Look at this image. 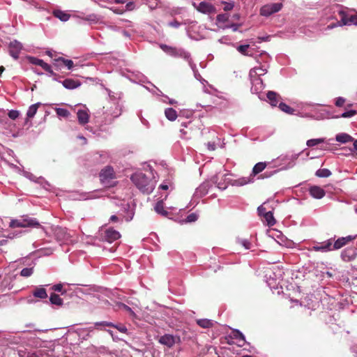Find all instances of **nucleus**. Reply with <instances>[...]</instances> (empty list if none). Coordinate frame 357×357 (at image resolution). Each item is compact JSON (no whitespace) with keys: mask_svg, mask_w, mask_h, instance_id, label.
Listing matches in <instances>:
<instances>
[{"mask_svg":"<svg viewBox=\"0 0 357 357\" xmlns=\"http://www.w3.org/2000/svg\"><path fill=\"white\" fill-rule=\"evenodd\" d=\"M151 177H148L142 172H136L131 176V181L143 193L150 194L155 188L156 181L154 180V176L151 171Z\"/></svg>","mask_w":357,"mask_h":357,"instance_id":"obj_1","label":"nucleus"},{"mask_svg":"<svg viewBox=\"0 0 357 357\" xmlns=\"http://www.w3.org/2000/svg\"><path fill=\"white\" fill-rule=\"evenodd\" d=\"M270 60L269 55L266 52L259 55L256 58L258 66H255L250 70V77H260L261 75H265L268 71Z\"/></svg>","mask_w":357,"mask_h":357,"instance_id":"obj_2","label":"nucleus"},{"mask_svg":"<svg viewBox=\"0 0 357 357\" xmlns=\"http://www.w3.org/2000/svg\"><path fill=\"white\" fill-rule=\"evenodd\" d=\"M121 114V108L119 102L115 100H109L103 106V114L105 123H110L114 119Z\"/></svg>","mask_w":357,"mask_h":357,"instance_id":"obj_3","label":"nucleus"},{"mask_svg":"<svg viewBox=\"0 0 357 357\" xmlns=\"http://www.w3.org/2000/svg\"><path fill=\"white\" fill-rule=\"evenodd\" d=\"M337 12L340 17V21L328 25L327 27L328 29H331L337 26L357 25V15H349L342 8H340Z\"/></svg>","mask_w":357,"mask_h":357,"instance_id":"obj_4","label":"nucleus"},{"mask_svg":"<svg viewBox=\"0 0 357 357\" xmlns=\"http://www.w3.org/2000/svg\"><path fill=\"white\" fill-rule=\"evenodd\" d=\"M266 162H260L257 163L252 169V175H250L249 177H242L234 181V184L238 186H242L252 182L253 176L261 172L266 168Z\"/></svg>","mask_w":357,"mask_h":357,"instance_id":"obj_5","label":"nucleus"},{"mask_svg":"<svg viewBox=\"0 0 357 357\" xmlns=\"http://www.w3.org/2000/svg\"><path fill=\"white\" fill-rule=\"evenodd\" d=\"M100 179L106 187H110L114 184V170L111 167H106L100 173Z\"/></svg>","mask_w":357,"mask_h":357,"instance_id":"obj_6","label":"nucleus"},{"mask_svg":"<svg viewBox=\"0 0 357 357\" xmlns=\"http://www.w3.org/2000/svg\"><path fill=\"white\" fill-rule=\"evenodd\" d=\"M282 3H268L263 6L260 8V15L264 17H269L270 15L279 12L282 8Z\"/></svg>","mask_w":357,"mask_h":357,"instance_id":"obj_7","label":"nucleus"},{"mask_svg":"<svg viewBox=\"0 0 357 357\" xmlns=\"http://www.w3.org/2000/svg\"><path fill=\"white\" fill-rule=\"evenodd\" d=\"M180 342V337L170 334H165L158 338V342L162 345L172 348L176 343Z\"/></svg>","mask_w":357,"mask_h":357,"instance_id":"obj_8","label":"nucleus"},{"mask_svg":"<svg viewBox=\"0 0 357 357\" xmlns=\"http://www.w3.org/2000/svg\"><path fill=\"white\" fill-rule=\"evenodd\" d=\"M298 108L301 111V116L302 117H314L313 112L315 109L316 105L314 103L302 102L298 105Z\"/></svg>","mask_w":357,"mask_h":357,"instance_id":"obj_9","label":"nucleus"},{"mask_svg":"<svg viewBox=\"0 0 357 357\" xmlns=\"http://www.w3.org/2000/svg\"><path fill=\"white\" fill-rule=\"evenodd\" d=\"M101 235L102 238L108 243H112L121 238L120 233L112 228L106 229Z\"/></svg>","mask_w":357,"mask_h":357,"instance_id":"obj_10","label":"nucleus"},{"mask_svg":"<svg viewBox=\"0 0 357 357\" xmlns=\"http://www.w3.org/2000/svg\"><path fill=\"white\" fill-rule=\"evenodd\" d=\"M193 6L200 13L204 14H211L215 12L214 6L207 1H202L198 5L193 3Z\"/></svg>","mask_w":357,"mask_h":357,"instance_id":"obj_11","label":"nucleus"},{"mask_svg":"<svg viewBox=\"0 0 357 357\" xmlns=\"http://www.w3.org/2000/svg\"><path fill=\"white\" fill-rule=\"evenodd\" d=\"M333 242V238H329L325 241H323L317 245H313L311 248L312 250L316 252H327L332 251L333 247L332 243Z\"/></svg>","mask_w":357,"mask_h":357,"instance_id":"obj_12","label":"nucleus"},{"mask_svg":"<svg viewBox=\"0 0 357 357\" xmlns=\"http://www.w3.org/2000/svg\"><path fill=\"white\" fill-rule=\"evenodd\" d=\"M357 257V249L353 247L347 248L341 252V259L346 262L354 260Z\"/></svg>","mask_w":357,"mask_h":357,"instance_id":"obj_13","label":"nucleus"},{"mask_svg":"<svg viewBox=\"0 0 357 357\" xmlns=\"http://www.w3.org/2000/svg\"><path fill=\"white\" fill-rule=\"evenodd\" d=\"M356 236H347L346 237L338 238L336 241L333 240L332 243L333 250H339L345 245L348 244L350 241L354 240Z\"/></svg>","mask_w":357,"mask_h":357,"instance_id":"obj_14","label":"nucleus"},{"mask_svg":"<svg viewBox=\"0 0 357 357\" xmlns=\"http://www.w3.org/2000/svg\"><path fill=\"white\" fill-rule=\"evenodd\" d=\"M22 49V45L21 43L17 40H13L10 43L9 52L10 56L15 59H17L19 58V54Z\"/></svg>","mask_w":357,"mask_h":357,"instance_id":"obj_15","label":"nucleus"},{"mask_svg":"<svg viewBox=\"0 0 357 357\" xmlns=\"http://www.w3.org/2000/svg\"><path fill=\"white\" fill-rule=\"evenodd\" d=\"M172 56L182 58L187 61L189 64L192 61L190 53L183 48L175 47Z\"/></svg>","mask_w":357,"mask_h":357,"instance_id":"obj_16","label":"nucleus"},{"mask_svg":"<svg viewBox=\"0 0 357 357\" xmlns=\"http://www.w3.org/2000/svg\"><path fill=\"white\" fill-rule=\"evenodd\" d=\"M252 87L251 91L254 93H260L264 88V84L260 77H250Z\"/></svg>","mask_w":357,"mask_h":357,"instance_id":"obj_17","label":"nucleus"},{"mask_svg":"<svg viewBox=\"0 0 357 357\" xmlns=\"http://www.w3.org/2000/svg\"><path fill=\"white\" fill-rule=\"evenodd\" d=\"M31 63L40 66L43 70L50 73H53L52 67L50 64L45 63L43 60L36 58L30 57Z\"/></svg>","mask_w":357,"mask_h":357,"instance_id":"obj_18","label":"nucleus"},{"mask_svg":"<svg viewBox=\"0 0 357 357\" xmlns=\"http://www.w3.org/2000/svg\"><path fill=\"white\" fill-rule=\"evenodd\" d=\"M77 119L80 124L84 125L89 122V114L88 109H80L77 112Z\"/></svg>","mask_w":357,"mask_h":357,"instance_id":"obj_19","label":"nucleus"},{"mask_svg":"<svg viewBox=\"0 0 357 357\" xmlns=\"http://www.w3.org/2000/svg\"><path fill=\"white\" fill-rule=\"evenodd\" d=\"M210 188V183L208 182H204L197 189L195 192V196L196 197H202L204 195H206L209 190Z\"/></svg>","mask_w":357,"mask_h":357,"instance_id":"obj_20","label":"nucleus"},{"mask_svg":"<svg viewBox=\"0 0 357 357\" xmlns=\"http://www.w3.org/2000/svg\"><path fill=\"white\" fill-rule=\"evenodd\" d=\"M63 87L67 89H75L81 86V82L77 79L68 78L61 82Z\"/></svg>","mask_w":357,"mask_h":357,"instance_id":"obj_21","label":"nucleus"},{"mask_svg":"<svg viewBox=\"0 0 357 357\" xmlns=\"http://www.w3.org/2000/svg\"><path fill=\"white\" fill-rule=\"evenodd\" d=\"M310 195L315 199H321L325 196V191L319 186L314 185L310 188Z\"/></svg>","mask_w":357,"mask_h":357,"instance_id":"obj_22","label":"nucleus"},{"mask_svg":"<svg viewBox=\"0 0 357 357\" xmlns=\"http://www.w3.org/2000/svg\"><path fill=\"white\" fill-rule=\"evenodd\" d=\"M22 220L24 227H39L40 223L36 218H30L29 216H22Z\"/></svg>","mask_w":357,"mask_h":357,"instance_id":"obj_23","label":"nucleus"},{"mask_svg":"<svg viewBox=\"0 0 357 357\" xmlns=\"http://www.w3.org/2000/svg\"><path fill=\"white\" fill-rule=\"evenodd\" d=\"M267 98L272 106H276L280 99V96L274 91L267 93Z\"/></svg>","mask_w":357,"mask_h":357,"instance_id":"obj_24","label":"nucleus"},{"mask_svg":"<svg viewBox=\"0 0 357 357\" xmlns=\"http://www.w3.org/2000/svg\"><path fill=\"white\" fill-rule=\"evenodd\" d=\"M195 322L203 328H211L214 326V321L212 319H200L195 320Z\"/></svg>","mask_w":357,"mask_h":357,"instance_id":"obj_25","label":"nucleus"},{"mask_svg":"<svg viewBox=\"0 0 357 357\" xmlns=\"http://www.w3.org/2000/svg\"><path fill=\"white\" fill-rule=\"evenodd\" d=\"M33 295L34 297L40 299L47 298L48 296L45 289L42 287H36L34 291H33Z\"/></svg>","mask_w":357,"mask_h":357,"instance_id":"obj_26","label":"nucleus"},{"mask_svg":"<svg viewBox=\"0 0 357 357\" xmlns=\"http://www.w3.org/2000/svg\"><path fill=\"white\" fill-rule=\"evenodd\" d=\"M50 302L52 305L56 306H62L63 304V301L61 298V296L56 294L52 293L50 296Z\"/></svg>","mask_w":357,"mask_h":357,"instance_id":"obj_27","label":"nucleus"},{"mask_svg":"<svg viewBox=\"0 0 357 357\" xmlns=\"http://www.w3.org/2000/svg\"><path fill=\"white\" fill-rule=\"evenodd\" d=\"M53 15L55 17L59 19L62 22H67L70 17L68 13L61 10H54L53 11Z\"/></svg>","mask_w":357,"mask_h":357,"instance_id":"obj_28","label":"nucleus"},{"mask_svg":"<svg viewBox=\"0 0 357 357\" xmlns=\"http://www.w3.org/2000/svg\"><path fill=\"white\" fill-rule=\"evenodd\" d=\"M264 218V222H266V224L268 227L273 226L276 221L275 219L273 217V212L271 211H268L267 213L265 214V215L263 216Z\"/></svg>","mask_w":357,"mask_h":357,"instance_id":"obj_29","label":"nucleus"},{"mask_svg":"<svg viewBox=\"0 0 357 357\" xmlns=\"http://www.w3.org/2000/svg\"><path fill=\"white\" fill-rule=\"evenodd\" d=\"M337 142L340 143H347L354 140V138L347 133H340L335 137Z\"/></svg>","mask_w":357,"mask_h":357,"instance_id":"obj_30","label":"nucleus"},{"mask_svg":"<svg viewBox=\"0 0 357 357\" xmlns=\"http://www.w3.org/2000/svg\"><path fill=\"white\" fill-rule=\"evenodd\" d=\"M57 238L61 241H67L70 237V235L67 232L66 228H59L56 231Z\"/></svg>","mask_w":357,"mask_h":357,"instance_id":"obj_31","label":"nucleus"},{"mask_svg":"<svg viewBox=\"0 0 357 357\" xmlns=\"http://www.w3.org/2000/svg\"><path fill=\"white\" fill-rule=\"evenodd\" d=\"M165 115L166 118L171 121H175L177 118L176 111L171 107L167 108L165 110Z\"/></svg>","mask_w":357,"mask_h":357,"instance_id":"obj_32","label":"nucleus"},{"mask_svg":"<svg viewBox=\"0 0 357 357\" xmlns=\"http://www.w3.org/2000/svg\"><path fill=\"white\" fill-rule=\"evenodd\" d=\"M154 208L156 213L158 214H160L163 216H167L168 215L167 211L164 209L163 200L158 201L155 204Z\"/></svg>","mask_w":357,"mask_h":357,"instance_id":"obj_33","label":"nucleus"},{"mask_svg":"<svg viewBox=\"0 0 357 357\" xmlns=\"http://www.w3.org/2000/svg\"><path fill=\"white\" fill-rule=\"evenodd\" d=\"M189 66H190L192 70L193 71L194 76H195L196 79L199 80L203 84L204 83H207V81L202 77L201 75L199 73V72H198V70H197V69L196 68V65L195 63H193L192 61L190 62Z\"/></svg>","mask_w":357,"mask_h":357,"instance_id":"obj_34","label":"nucleus"},{"mask_svg":"<svg viewBox=\"0 0 357 357\" xmlns=\"http://www.w3.org/2000/svg\"><path fill=\"white\" fill-rule=\"evenodd\" d=\"M41 105L40 102H37V103H35V104H33L31 105L28 110H27V112H26V116L28 118H33L35 114H36L37 112V110L38 109V107Z\"/></svg>","mask_w":357,"mask_h":357,"instance_id":"obj_35","label":"nucleus"},{"mask_svg":"<svg viewBox=\"0 0 357 357\" xmlns=\"http://www.w3.org/2000/svg\"><path fill=\"white\" fill-rule=\"evenodd\" d=\"M237 50L241 54L245 56H250L252 54L251 50L249 45H241L237 47Z\"/></svg>","mask_w":357,"mask_h":357,"instance_id":"obj_36","label":"nucleus"},{"mask_svg":"<svg viewBox=\"0 0 357 357\" xmlns=\"http://www.w3.org/2000/svg\"><path fill=\"white\" fill-rule=\"evenodd\" d=\"M315 174L320 178H326L331 175V172L328 169H319L316 172Z\"/></svg>","mask_w":357,"mask_h":357,"instance_id":"obj_37","label":"nucleus"},{"mask_svg":"<svg viewBox=\"0 0 357 357\" xmlns=\"http://www.w3.org/2000/svg\"><path fill=\"white\" fill-rule=\"evenodd\" d=\"M114 310H116V311H124V312H132L131 311L130 307H129L128 306H127L126 305H125V304H123L122 303H116V305H115Z\"/></svg>","mask_w":357,"mask_h":357,"instance_id":"obj_38","label":"nucleus"},{"mask_svg":"<svg viewBox=\"0 0 357 357\" xmlns=\"http://www.w3.org/2000/svg\"><path fill=\"white\" fill-rule=\"evenodd\" d=\"M279 108L285 113L293 114L294 112V109L290 107L289 105L284 102H280L278 105Z\"/></svg>","mask_w":357,"mask_h":357,"instance_id":"obj_39","label":"nucleus"},{"mask_svg":"<svg viewBox=\"0 0 357 357\" xmlns=\"http://www.w3.org/2000/svg\"><path fill=\"white\" fill-rule=\"evenodd\" d=\"M9 226L12 228L24 227V225H23V222L22 220V217L20 219L11 220V221L9 223Z\"/></svg>","mask_w":357,"mask_h":357,"instance_id":"obj_40","label":"nucleus"},{"mask_svg":"<svg viewBox=\"0 0 357 357\" xmlns=\"http://www.w3.org/2000/svg\"><path fill=\"white\" fill-rule=\"evenodd\" d=\"M33 273V267L24 268L20 271V275L24 278L30 277Z\"/></svg>","mask_w":357,"mask_h":357,"instance_id":"obj_41","label":"nucleus"},{"mask_svg":"<svg viewBox=\"0 0 357 357\" xmlns=\"http://www.w3.org/2000/svg\"><path fill=\"white\" fill-rule=\"evenodd\" d=\"M324 142V138H318V139H308L306 142L307 146L311 147L316 146L319 144L323 143Z\"/></svg>","mask_w":357,"mask_h":357,"instance_id":"obj_42","label":"nucleus"},{"mask_svg":"<svg viewBox=\"0 0 357 357\" xmlns=\"http://www.w3.org/2000/svg\"><path fill=\"white\" fill-rule=\"evenodd\" d=\"M55 111L56 114L61 117H68L70 115L69 111L64 108H56Z\"/></svg>","mask_w":357,"mask_h":357,"instance_id":"obj_43","label":"nucleus"},{"mask_svg":"<svg viewBox=\"0 0 357 357\" xmlns=\"http://www.w3.org/2000/svg\"><path fill=\"white\" fill-rule=\"evenodd\" d=\"M58 61H61L67 67L68 70L72 69L74 66L73 61L70 59H66L63 57H60L59 58Z\"/></svg>","mask_w":357,"mask_h":357,"instance_id":"obj_44","label":"nucleus"},{"mask_svg":"<svg viewBox=\"0 0 357 357\" xmlns=\"http://www.w3.org/2000/svg\"><path fill=\"white\" fill-rule=\"evenodd\" d=\"M229 20V15L227 14H219L216 17V21L218 23H225Z\"/></svg>","mask_w":357,"mask_h":357,"instance_id":"obj_45","label":"nucleus"},{"mask_svg":"<svg viewBox=\"0 0 357 357\" xmlns=\"http://www.w3.org/2000/svg\"><path fill=\"white\" fill-rule=\"evenodd\" d=\"M51 289L54 291L61 292V294H65L66 293V291L63 289V284L61 283L54 284Z\"/></svg>","mask_w":357,"mask_h":357,"instance_id":"obj_46","label":"nucleus"},{"mask_svg":"<svg viewBox=\"0 0 357 357\" xmlns=\"http://www.w3.org/2000/svg\"><path fill=\"white\" fill-rule=\"evenodd\" d=\"M160 48L167 54L172 56L173 51L174 50V47H171L167 45L162 44L160 45Z\"/></svg>","mask_w":357,"mask_h":357,"instance_id":"obj_47","label":"nucleus"},{"mask_svg":"<svg viewBox=\"0 0 357 357\" xmlns=\"http://www.w3.org/2000/svg\"><path fill=\"white\" fill-rule=\"evenodd\" d=\"M173 189V184L170 181H165L160 185L159 189L162 190H167L168 189Z\"/></svg>","mask_w":357,"mask_h":357,"instance_id":"obj_48","label":"nucleus"},{"mask_svg":"<svg viewBox=\"0 0 357 357\" xmlns=\"http://www.w3.org/2000/svg\"><path fill=\"white\" fill-rule=\"evenodd\" d=\"M265 204H266V203H264L263 204L260 205L257 208L258 215L261 217H263L264 215H265L266 213H268V211H266L267 208H266Z\"/></svg>","mask_w":357,"mask_h":357,"instance_id":"obj_49","label":"nucleus"},{"mask_svg":"<svg viewBox=\"0 0 357 357\" xmlns=\"http://www.w3.org/2000/svg\"><path fill=\"white\" fill-rule=\"evenodd\" d=\"M238 242L246 250H249L251 248V243L247 239H238Z\"/></svg>","mask_w":357,"mask_h":357,"instance_id":"obj_50","label":"nucleus"},{"mask_svg":"<svg viewBox=\"0 0 357 357\" xmlns=\"http://www.w3.org/2000/svg\"><path fill=\"white\" fill-rule=\"evenodd\" d=\"M241 26V24H231L229 25H225L221 26L222 29H231L233 31H237L238 30V28Z\"/></svg>","mask_w":357,"mask_h":357,"instance_id":"obj_51","label":"nucleus"},{"mask_svg":"<svg viewBox=\"0 0 357 357\" xmlns=\"http://www.w3.org/2000/svg\"><path fill=\"white\" fill-rule=\"evenodd\" d=\"M198 219V215L196 214V213H190L189 214L186 219H185V222H195Z\"/></svg>","mask_w":357,"mask_h":357,"instance_id":"obj_52","label":"nucleus"},{"mask_svg":"<svg viewBox=\"0 0 357 357\" xmlns=\"http://www.w3.org/2000/svg\"><path fill=\"white\" fill-rule=\"evenodd\" d=\"M356 113L357 112H356V110H349V111L343 112L340 115V117H342V118H350V117L354 116L355 114H356Z\"/></svg>","mask_w":357,"mask_h":357,"instance_id":"obj_53","label":"nucleus"},{"mask_svg":"<svg viewBox=\"0 0 357 357\" xmlns=\"http://www.w3.org/2000/svg\"><path fill=\"white\" fill-rule=\"evenodd\" d=\"M8 115L10 119H11L13 120H15L17 118H18V116L20 115V112L17 110L12 109L10 111H9Z\"/></svg>","mask_w":357,"mask_h":357,"instance_id":"obj_54","label":"nucleus"},{"mask_svg":"<svg viewBox=\"0 0 357 357\" xmlns=\"http://www.w3.org/2000/svg\"><path fill=\"white\" fill-rule=\"evenodd\" d=\"M135 3L133 1H129L126 5L125 11H132L135 9Z\"/></svg>","mask_w":357,"mask_h":357,"instance_id":"obj_55","label":"nucleus"},{"mask_svg":"<svg viewBox=\"0 0 357 357\" xmlns=\"http://www.w3.org/2000/svg\"><path fill=\"white\" fill-rule=\"evenodd\" d=\"M224 7L223 10L225 11H229L232 10L234 7V3L233 2H223Z\"/></svg>","mask_w":357,"mask_h":357,"instance_id":"obj_56","label":"nucleus"},{"mask_svg":"<svg viewBox=\"0 0 357 357\" xmlns=\"http://www.w3.org/2000/svg\"><path fill=\"white\" fill-rule=\"evenodd\" d=\"M233 334H234V337H236V339H238L240 340L244 341V335L238 330H234L233 331Z\"/></svg>","mask_w":357,"mask_h":357,"instance_id":"obj_57","label":"nucleus"},{"mask_svg":"<svg viewBox=\"0 0 357 357\" xmlns=\"http://www.w3.org/2000/svg\"><path fill=\"white\" fill-rule=\"evenodd\" d=\"M19 356L20 357H39L36 355L34 353L26 354L24 351H19Z\"/></svg>","mask_w":357,"mask_h":357,"instance_id":"obj_58","label":"nucleus"},{"mask_svg":"<svg viewBox=\"0 0 357 357\" xmlns=\"http://www.w3.org/2000/svg\"><path fill=\"white\" fill-rule=\"evenodd\" d=\"M345 102V99L342 97H338L335 100V105L337 107H342Z\"/></svg>","mask_w":357,"mask_h":357,"instance_id":"obj_59","label":"nucleus"},{"mask_svg":"<svg viewBox=\"0 0 357 357\" xmlns=\"http://www.w3.org/2000/svg\"><path fill=\"white\" fill-rule=\"evenodd\" d=\"M85 20H87V21L96 22L98 18H97V16L95 14H91V15H89L85 18Z\"/></svg>","mask_w":357,"mask_h":357,"instance_id":"obj_60","label":"nucleus"},{"mask_svg":"<svg viewBox=\"0 0 357 357\" xmlns=\"http://www.w3.org/2000/svg\"><path fill=\"white\" fill-rule=\"evenodd\" d=\"M168 25L169 26H172V27H174V28H178L180 26V25H181V23L178 22L176 20H174V21L169 22Z\"/></svg>","mask_w":357,"mask_h":357,"instance_id":"obj_61","label":"nucleus"},{"mask_svg":"<svg viewBox=\"0 0 357 357\" xmlns=\"http://www.w3.org/2000/svg\"><path fill=\"white\" fill-rule=\"evenodd\" d=\"M111 10L114 13L119 14V15H121L125 12L124 9H120V8H111Z\"/></svg>","mask_w":357,"mask_h":357,"instance_id":"obj_62","label":"nucleus"},{"mask_svg":"<svg viewBox=\"0 0 357 357\" xmlns=\"http://www.w3.org/2000/svg\"><path fill=\"white\" fill-rule=\"evenodd\" d=\"M207 146H208V150H210V151H214L216 147L215 144L214 143H211V142H208L207 144Z\"/></svg>","mask_w":357,"mask_h":357,"instance_id":"obj_63","label":"nucleus"},{"mask_svg":"<svg viewBox=\"0 0 357 357\" xmlns=\"http://www.w3.org/2000/svg\"><path fill=\"white\" fill-rule=\"evenodd\" d=\"M119 217H118L117 215H112V216L110 217V219H109V220H110V221H112V222H116V221H118V220H119Z\"/></svg>","mask_w":357,"mask_h":357,"instance_id":"obj_64","label":"nucleus"}]
</instances>
